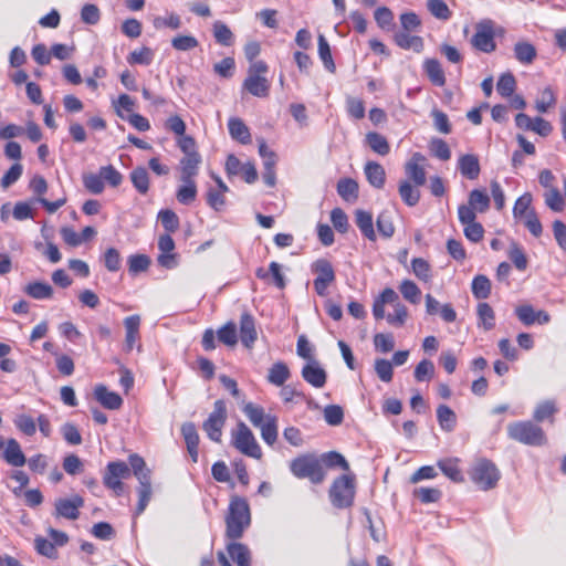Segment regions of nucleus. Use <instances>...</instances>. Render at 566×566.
<instances>
[{"label": "nucleus", "mask_w": 566, "mask_h": 566, "mask_svg": "<svg viewBox=\"0 0 566 566\" xmlns=\"http://www.w3.org/2000/svg\"><path fill=\"white\" fill-rule=\"evenodd\" d=\"M154 60V52L148 46H143L138 50H134L127 56V62L130 65L139 64V65H149Z\"/></svg>", "instance_id": "a18cd8bd"}, {"label": "nucleus", "mask_w": 566, "mask_h": 566, "mask_svg": "<svg viewBox=\"0 0 566 566\" xmlns=\"http://www.w3.org/2000/svg\"><path fill=\"white\" fill-rule=\"evenodd\" d=\"M479 325L485 331H491L495 326V315L493 308L488 303H479L476 307Z\"/></svg>", "instance_id": "4c0bfd02"}, {"label": "nucleus", "mask_w": 566, "mask_h": 566, "mask_svg": "<svg viewBox=\"0 0 566 566\" xmlns=\"http://www.w3.org/2000/svg\"><path fill=\"white\" fill-rule=\"evenodd\" d=\"M313 271L317 274L316 279L323 282L332 283L335 280V272L329 261L319 259L313 264Z\"/></svg>", "instance_id": "79ce46f5"}, {"label": "nucleus", "mask_w": 566, "mask_h": 566, "mask_svg": "<svg viewBox=\"0 0 566 566\" xmlns=\"http://www.w3.org/2000/svg\"><path fill=\"white\" fill-rule=\"evenodd\" d=\"M365 176L368 182L376 189H381L386 182V171L384 167L376 161H368L364 167Z\"/></svg>", "instance_id": "412c9836"}, {"label": "nucleus", "mask_w": 566, "mask_h": 566, "mask_svg": "<svg viewBox=\"0 0 566 566\" xmlns=\"http://www.w3.org/2000/svg\"><path fill=\"white\" fill-rule=\"evenodd\" d=\"M258 338L255 322L251 314L243 313L240 317V339L247 348H252Z\"/></svg>", "instance_id": "2eb2a0df"}, {"label": "nucleus", "mask_w": 566, "mask_h": 566, "mask_svg": "<svg viewBox=\"0 0 566 566\" xmlns=\"http://www.w3.org/2000/svg\"><path fill=\"white\" fill-rule=\"evenodd\" d=\"M83 185L87 191L94 195L102 193L105 187L101 172L83 175Z\"/></svg>", "instance_id": "052dcab7"}, {"label": "nucleus", "mask_w": 566, "mask_h": 566, "mask_svg": "<svg viewBox=\"0 0 566 566\" xmlns=\"http://www.w3.org/2000/svg\"><path fill=\"white\" fill-rule=\"evenodd\" d=\"M201 163V156L199 153H192L184 155L180 159V181H188L195 179L199 171V165Z\"/></svg>", "instance_id": "dca6fc26"}, {"label": "nucleus", "mask_w": 566, "mask_h": 566, "mask_svg": "<svg viewBox=\"0 0 566 566\" xmlns=\"http://www.w3.org/2000/svg\"><path fill=\"white\" fill-rule=\"evenodd\" d=\"M471 43L476 50L484 53H491L496 49L493 22L491 20H484L476 24Z\"/></svg>", "instance_id": "6e6552de"}, {"label": "nucleus", "mask_w": 566, "mask_h": 566, "mask_svg": "<svg viewBox=\"0 0 566 566\" xmlns=\"http://www.w3.org/2000/svg\"><path fill=\"white\" fill-rule=\"evenodd\" d=\"M415 378L417 381L430 380L434 375V365L431 360L422 359L415 368Z\"/></svg>", "instance_id": "0e129e2a"}, {"label": "nucleus", "mask_w": 566, "mask_h": 566, "mask_svg": "<svg viewBox=\"0 0 566 566\" xmlns=\"http://www.w3.org/2000/svg\"><path fill=\"white\" fill-rule=\"evenodd\" d=\"M130 180L139 193L145 195L149 190V175L146 168L136 167L133 169Z\"/></svg>", "instance_id": "ea45409f"}, {"label": "nucleus", "mask_w": 566, "mask_h": 566, "mask_svg": "<svg viewBox=\"0 0 566 566\" xmlns=\"http://www.w3.org/2000/svg\"><path fill=\"white\" fill-rule=\"evenodd\" d=\"M509 258L514 263L517 270L524 271L527 268V259L523 249L516 243L512 242L509 250Z\"/></svg>", "instance_id": "680f3d73"}, {"label": "nucleus", "mask_w": 566, "mask_h": 566, "mask_svg": "<svg viewBox=\"0 0 566 566\" xmlns=\"http://www.w3.org/2000/svg\"><path fill=\"white\" fill-rule=\"evenodd\" d=\"M510 439L531 447H543L547 437L542 427L532 420L514 421L506 427Z\"/></svg>", "instance_id": "f257e3e1"}, {"label": "nucleus", "mask_w": 566, "mask_h": 566, "mask_svg": "<svg viewBox=\"0 0 566 566\" xmlns=\"http://www.w3.org/2000/svg\"><path fill=\"white\" fill-rule=\"evenodd\" d=\"M514 54L518 62L530 64L536 57V49L533 44L521 41L514 45Z\"/></svg>", "instance_id": "58836bf2"}, {"label": "nucleus", "mask_w": 566, "mask_h": 566, "mask_svg": "<svg viewBox=\"0 0 566 566\" xmlns=\"http://www.w3.org/2000/svg\"><path fill=\"white\" fill-rule=\"evenodd\" d=\"M423 70L428 75L429 80L437 86H443L446 84L444 72L441 64L436 59H427L423 62Z\"/></svg>", "instance_id": "c756f323"}, {"label": "nucleus", "mask_w": 566, "mask_h": 566, "mask_svg": "<svg viewBox=\"0 0 566 566\" xmlns=\"http://www.w3.org/2000/svg\"><path fill=\"white\" fill-rule=\"evenodd\" d=\"M491 281L483 274L476 275L471 285L472 294L478 300L488 298L491 294Z\"/></svg>", "instance_id": "c9c22d12"}, {"label": "nucleus", "mask_w": 566, "mask_h": 566, "mask_svg": "<svg viewBox=\"0 0 566 566\" xmlns=\"http://www.w3.org/2000/svg\"><path fill=\"white\" fill-rule=\"evenodd\" d=\"M544 200H545V205L552 211H555V212H562L566 207L565 200H564L560 191L558 190V188L546 190L544 192Z\"/></svg>", "instance_id": "8fccbe9b"}, {"label": "nucleus", "mask_w": 566, "mask_h": 566, "mask_svg": "<svg viewBox=\"0 0 566 566\" xmlns=\"http://www.w3.org/2000/svg\"><path fill=\"white\" fill-rule=\"evenodd\" d=\"M243 88L256 97H266L270 93V83L264 76H247Z\"/></svg>", "instance_id": "4be33fe9"}, {"label": "nucleus", "mask_w": 566, "mask_h": 566, "mask_svg": "<svg viewBox=\"0 0 566 566\" xmlns=\"http://www.w3.org/2000/svg\"><path fill=\"white\" fill-rule=\"evenodd\" d=\"M181 433L185 439L189 455L192 460H197L199 455V436L196 426L192 422L184 423L181 427Z\"/></svg>", "instance_id": "5701e85b"}, {"label": "nucleus", "mask_w": 566, "mask_h": 566, "mask_svg": "<svg viewBox=\"0 0 566 566\" xmlns=\"http://www.w3.org/2000/svg\"><path fill=\"white\" fill-rule=\"evenodd\" d=\"M476 212H485L490 207V198L485 191L473 189L469 195L468 202Z\"/></svg>", "instance_id": "c03bdc74"}, {"label": "nucleus", "mask_w": 566, "mask_h": 566, "mask_svg": "<svg viewBox=\"0 0 566 566\" xmlns=\"http://www.w3.org/2000/svg\"><path fill=\"white\" fill-rule=\"evenodd\" d=\"M532 201L533 197L530 192H525L518 197L513 208V217L515 219H522L528 214V211H534L532 208Z\"/></svg>", "instance_id": "864d4df0"}, {"label": "nucleus", "mask_w": 566, "mask_h": 566, "mask_svg": "<svg viewBox=\"0 0 566 566\" xmlns=\"http://www.w3.org/2000/svg\"><path fill=\"white\" fill-rule=\"evenodd\" d=\"M243 412L255 428L268 421V417L274 416L271 413H265L263 407L252 402H249L243 407Z\"/></svg>", "instance_id": "2f4dec72"}, {"label": "nucleus", "mask_w": 566, "mask_h": 566, "mask_svg": "<svg viewBox=\"0 0 566 566\" xmlns=\"http://www.w3.org/2000/svg\"><path fill=\"white\" fill-rule=\"evenodd\" d=\"M261 431V437L268 444L272 446L277 439V417H268V421L258 427Z\"/></svg>", "instance_id": "37998d69"}, {"label": "nucleus", "mask_w": 566, "mask_h": 566, "mask_svg": "<svg viewBox=\"0 0 566 566\" xmlns=\"http://www.w3.org/2000/svg\"><path fill=\"white\" fill-rule=\"evenodd\" d=\"M324 419L329 426H338L344 420L343 408L338 405H328L324 408Z\"/></svg>", "instance_id": "774afa93"}, {"label": "nucleus", "mask_w": 566, "mask_h": 566, "mask_svg": "<svg viewBox=\"0 0 566 566\" xmlns=\"http://www.w3.org/2000/svg\"><path fill=\"white\" fill-rule=\"evenodd\" d=\"M150 259L145 254H133L128 258V270L132 274H138L148 269Z\"/></svg>", "instance_id": "69168bd1"}, {"label": "nucleus", "mask_w": 566, "mask_h": 566, "mask_svg": "<svg viewBox=\"0 0 566 566\" xmlns=\"http://www.w3.org/2000/svg\"><path fill=\"white\" fill-rule=\"evenodd\" d=\"M515 86V77L511 73H506L499 78L496 90L503 97H509L514 93Z\"/></svg>", "instance_id": "e2e57ef3"}, {"label": "nucleus", "mask_w": 566, "mask_h": 566, "mask_svg": "<svg viewBox=\"0 0 566 566\" xmlns=\"http://www.w3.org/2000/svg\"><path fill=\"white\" fill-rule=\"evenodd\" d=\"M366 143L373 151L380 156H386L390 151V146L385 136L379 133L370 132L366 135Z\"/></svg>", "instance_id": "72a5a7b5"}, {"label": "nucleus", "mask_w": 566, "mask_h": 566, "mask_svg": "<svg viewBox=\"0 0 566 566\" xmlns=\"http://www.w3.org/2000/svg\"><path fill=\"white\" fill-rule=\"evenodd\" d=\"M458 168L470 180L476 179L481 171L479 158L472 154L462 155L458 160Z\"/></svg>", "instance_id": "aec40b11"}, {"label": "nucleus", "mask_w": 566, "mask_h": 566, "mask_svg": "<svg viewBox=\"0 0 566 566\" xmlns=\"http://www.w3.org/2000/svg\"><path fill=\"white\" fill-rule=\"evenodd\" d=\"M227 420V406L221 399L214 401L213 410L208 419L203 422L202 429L208 438L214 442H219L222 436V429Z\"/></svg>", "instance_id": "0eeeda50"}, {"label": "nucleus", "mask_w": 566, "mask_h": 566, "mask_svg": "<svg viewBox=\"0 0 566 566\" xmlns=\"http://www.w3.org/2000/svg\"><path fill=\"white\" fill-rule=\"evenodd\" d=\"M230 136L240 142L241 144H249L251 142V134L249 127L244 122L238 117H232L228 122Z\"/></svg>", "instance_id": "a878e982"}, {"label": "nucleus", "mask_w": 566, "mask_h": 566, "mask_svg": "<svg viewBox=\"0 0 566 566\" xmlns=\"http://www.w3.org/2000/svg\"><path fill=\"white\" fill-rule=\"evenodd\" d=\"M158 220L169 233L176 232L179 228V218L172 210H160L158 213Z\"/></svg>", "instance_id": "bf43d9fd"}, {"label": "nucleus", "mask_w": 566, "mask_h": 566, "mask_svg": "<svg viewBox=\"0 0 566 566\" xmlns=\"http://www.w3.org/2000/svg\"><path fill=\"white\" fill-rule=\"evenodd\" d=\"M302 378L312 387L321 389L326 385L327 373L316 359H310L302 370Z\"/></svg>", "instance_id": "f8f14e48"}, {"label": "nucleus", "mask_w": 566, "mask_h": 566, "mask_svg": "<svg viewBox=\"0 0 566 566\" xmlns=\"http://www.w3.org/2000/svg\"><path fill=\"white\" fill-rule=\"evenodd\" d=\"M217 335L218 339L227 346L233 347L238 343L237 326L233 322L224 324L218 329Z\"/></svg>", "instance_id": "de8ad7c7"}, {"label": "nucleus", "mask_w": 566, "mask_h": 566, "mask_svg": "<svg viewBox=\"0 0 566 566\" xmlns=\"http://www.w3.org/2000/svg\"><path fill=\"white\" fill-rule=\"evenodd\" d=\"M356 493V476L348 472L337 478L329 489V500L336 509H347L354 503Z\"/></svg>", "instance_id": "7ed1b4c3"}, {"label": "nucleus", "mask_w": 566, "mask_h": 566, "mask_svg": "<svg viewBox=\"0 0 566 566\" xmlns=\"http://www.w3.org/2000/svg\"><path fill=\"white\" fill-rule=\"evenodd\" d=\"M199 41L193 35L178 34L171 39V46L180 52H187L196 49Z\"/></svg>", "instance_id": "603ef678"}, {"label": "nucleus", "mask_w": 566, "mask_h": 566, "mask_svg": "<svg viewBox=\"0 0 566 566\" xmlns=\"http://www.w3.org/2000/svg\"><path fill=\"white\" fill-rule=\"evenodd\" d=\"M375 371L379 379L384 382H389L392 379L394 376V369L391 361L384 359V358H377L375 360Z\"/></svg>", "instance_id": "338daca9"}, {"label": "nucleus", "mask_w": 566, "mask_h": 566, "mask_svg": "<svg viewBox=\"0 0 566 566\" xmlns=\"http://www.w3.org/2000/svg\"><path fill=\"white\" fill-rule=\"evenodd\" d=\"M469 474L472 482L483 491L495 488L501 478V472L494 462H474Z\"/></svg>", "instance_id": "39448f33"}, {"label": "nucleus", "mask_w": 566, "mask_h": 566, "mask_svg": "<svg viewBox=\"0 0 566 566\" xmlns=\"http://www.w3.org/2000/svg\"><path fill=\"white\" fill-rule=\"evenodd\" d=\"M355 222L364 237L370 241H376L373 214L370 212L365 210H357L355 212Z\"/></svg>", "instance_id": "393cba45"}, {"label": "nucleus", "mask_w": 566, "mask_h": 566, "mask_svg": "<svg viewBox=\"0 0 566 566\" xmlns=\"http://www.w3.org/2000/svg\"><path fill=\"white\" fill-rule=\"evenodd\" d=\"M83 505L84 500L80 495H73L70 499H57L55 501V515L67 520H76L80 516V509Z\"/></svg>", "instance_id": "ddd939ff"}, {"label": "nucleus", "mask_w": 566, "mask_h": 566, "mask_svg": "<svg viewBox=\"0 0 566 566\" xmlns=\"http://www.w3.org/2000/svg\"><path fill=\"white\" fill-rule=\"evenodd\" d=\"M213 36L216 41L223 46H230L234 42V35L232 31L222 21H216L213 23Z\"/></svg>", "instance_id": "a19ab883"}, {"label": "nucleus", "mask_w": 566, "mask_h": 566, "mask_svg": "<svg viewBox=\"0 0 566 566\" xmlns=\"http://www.w3.org/2000/svg\"><path fill=\"white\" fill-rule=\"evenodd\" d=\"M182 185L178 188L176 197L182 205H190L197 197V185L195 179L181 181Z\"/></svg>", "instance_id": "e433bc0d"}, {"label": "nucleus", "mask_w": 566, "mask_h": 566, "mask_svg": "<svg viewBox=\"0 0 566 566\" xmlns=\"http://www.w3.org/2000/svg\"><path fill=\"white\" fill-rule=\"evenodd\" d=\"M181 24L182 22L180 17L175 12H170L166 17L157 15L153 19V25L156 30H160L164 28L177 30L181 27Z\"/></svg>", "instance_id": "3c124183"}, {"label": "nucleus", "mask_w": 566, "mask_h": 566, "mask_svg": "<svg viewBox=\"0 0 566 566\" xmlns=\"http://www.w3.org/2000/svg\"><path fill=\"white\" fill-rule=\"evenodd\" d=\"M396 44L403 50H413L417 53L423 50V40L421 36L411 35L410 32H397L395 34Z\"/></svg>", "instance_id": "cd10ccee"}, {"label": "nucleus", "mask_w": 566, "mask_h": 566, "mask_svg": "<svg viewBox=\"0 0 566 566\" xmlns=\"http://www.w3.org/2000/svg\"><path fill=\"white\" fill-rule=\"evenodd\" d=\"M130 476V468L126 462H108L104 474V484L116 495L122 494L124 488L122 480Z\"/></svg>", "instance_id": "1a4fd4ad"}, {"label": "nucleus", "mask_w": 566, "mask_h": 566, "mask_svg": "<svg viewBox=\"0 0 566 566\" xmlns=\"http://www.w3.org/2000/svg\"><path fill=\"white\" fill-rule=\"evenodd\" d=\"M318 55L325 69L334 73L336 66L332 57L329 44L323 34L318 35Z\"/></svg>", "instance_id": "49530a36"}, {"label": "nucleus", "mask_w": 566, "mask_h": 566, "mask_svg": "<svg viewBox=\"0 0 566 566\" xmlns=\"http://www.w3.org/2000/svg\"><path fill=\"white\" fill-rule=\"evenodd\" d=\"M227 552L230 558L238 566H250L251 565V553L248 546L242 543L232 542L228 544Z\"/></svg>", "instance_id": "b1692460"}, {"label": "nucleus", "mask_w": 566, "mask_h": 566, "mask_svg": "<svg viewBox=\"0 0 566 566\" xmlns=\"http://www.w3.org/2000/svg\"><path fill=\"white\" fill-rule=\"evenodd\" d=\"M427 158L421 153H413L410 159L405 164L407 180L416 186H423L427 181L426 171Z\"/></svg>", "instance_id": "9b49d317"}, {"label": "nucleus", "mask_w": 566, "mask_h": 566, "mask_svg": "<svg viewBox=\"0 0 566 566\" xmlns=\"http://www.w3.org/2000/svg\"><path fill=\"white\" fill-rule=\"evenodd\" d=\"M337 193L347 202L358 198V184L352 178H343L337 182Z\"/></svg>", "instance_id": "7c9ffc66"}, {"label": "nucleus", "mask_w": 566, "mask_h": 566, "mask_svg": "<svg viewBox=\"0 0 566 566\" xmlns=\"http://www.w3.org/2000/svg\"><path fill=\"white\" fill-rule=\"evenodd\" d=\"M96 400L105 408L111 410L119 409L123 405L122 397L114 391H109L104 385H97L94 389Z\"/></svg>", "instance_id": "6ab92c4d"}, {"label": "nucleus", "mask_w": 566, "mask_h": 566, "mask_svg": "<svg viewBox=\"0 0 566 566\" xmlns=\"http://www.w3.org/2000/svg\"><path fill=\"white\" fill-rule=\"evenodd\" d=\"M399 291L403 298L412 304H418L421 297V291L417 284L410 280H405L399 286Z\"/></svg>", "instance_id": "5fc2aeb1"}, {"label": "nucleus", "mask_w": 566, "mask_h": 566, "mask_svg": "<svg viewBox=\"0 0 566 566\" xmlns=\"http://www.w3.org/2000/svg\"><path fill=\"white\" fill-rule=\"evenodd\" d=\"M291 377L287 365L283 361L274 363L269 369L268 381L274 386L281 387Z\"/></svg>", "instance_id": "c85d7f7f"}, {"label": "nucleus", "mask_w": 566, "mask_h": 566, "mask_svg": "<svg viewBox=\"0 0 566 566\" xmlns=\"http://www.w3.org/2000/svg\"><path fill=\"white\" fill-rule=\"evenodd\" d=\"M412 494L423 504L436 503L442 497V492L437 488H417Z\"/></svg>", "instance_id": "09e8293b"}, {"label": "nucleus", "mask_w": 566, "mask_h": 566, "mask_svg": "<svg viewBox=\"0 0 566 566\" xmlns=\"http://www.w3.org/2000/svg\"><path fill=\"white\" fill-rule=\"evenodd\" d=\"M420 186H416L409 180H401L399 182L398 192L401 200L409 207H415L420 200Z\"/></svg>", "instance_id": "bb28decb"}, {"label": "nucleus", "mask_w": 566, "mask_h": 566, "mask_svg": "<svg viewBox=\"0 0 566 566\" xmlns=\"http://www.w3.org/2000/svg\"><path fill=\"white\" fill-rule=\"evenodd\" d=\"M158 248L161 254L158 256V263L167 269H171L176 265L175 255L171 253L175 249V242L170 234H164L159 237Z\"/></svg>", "instance_id": "a211bd4d"}, {"label": "nucleus", "mask_w": 566, "mask_h": 566, "mask_svg": "<svg viewBox=\"0 0 566 566\" xmlns=\"http://www.w3.org/2000/svg\"><path fill=\"white\" fill-rule=\"evenodd\" d=\"M133 464L134 475L139 482L138 503L136 506V515L142 514L147 507L153 490H151V470L147 468L146 462H130Z\"/></svg>", "instance_id": "423d86ee"}, {"label": "nucleus", "mask_w": 566, "mask_h": 566, "mask_svg": "<svg viewBox=\"0 0 566 566\" xmlns=\"http://www.w3.org/2000/svg\"><path fill=\"white\" fill-rule=\"evenodd\" d=\"M140 322H142L140 316L137 314L130 315V316H127L126 318H124V327H125L124 349L126 352L133 350L134 347H137V349L139 352L142 350V345L137 344L140 338V334H139Z\"/></svg>", "instance_id": "4468645a"}, {"label": "nucleus", "mask_w": 566, "mask_h": 566, "mask_svg": "<svg viewBox=\"0 0 566 566\" xmlns=\"http://www.w3.org/2000/svg\"><path fill=\"white\" fill-rule=\"evenodd\" d=\"M24 292L34 300H46L53 295V289L50 284L43 282H32L24 287Z\"/></svg>", "instance_id": "f704fd0d"}, {"label": "nucleus", "mask_w": 566, "mask_h": 566, "mask_svg": "<svg viewBox=\"0 0 566 566\" xmlns=\"http://www.w3.org/2000/svg\"><path fill=\"white\" fill-rule=\"evenodd\" d=\"M437 419L442 430L452 431L457 424V416L454 411L447 405H440L437 408Z\"/></svg>", "instance_id": "473e14b6"}, {"label": "nucleus", "mask_w": 566, "mask_h": 566, "mask_svg": "<svg viewBox=\"0 0 566 566\" xmlns=\"http://www.w3.org/2000/svg\"><path fill=\"white\" fill-rule=\"evenodd\" d=\"M232 444L243 455L259 459L261 457V448L250 428L244 423H238L232 430Z\"/></svg>", "instance_id": "20e7f679"}, {"label": "nucleus", "mask_w": 566, "mask_h": 566, "mask_svg": "<svg viewBox=\"0 0 566 566\" xmlns=\"http://www.w3.org/2000/svg\"><path fill=\"white\" fill-rule=\"evenodd\" d=\"M291 471L298 479H307L313 484L324 481L326 472L322 462H291Z\"/></svg>", "instance_id": "9d476101"}, {"label": "nucleus", "mask_w": 566, "mask_h": 566, "mask_svg": "<svg viewBox=\"0 0 566 566\" xmlns=\"http://www.w3.org/2000/svg\"><path fill=\"white\" fill-rule=\"evenodd\" d=\"M518 319L526 326L538 322L539 324H546L549 322V315L544 311L535 312L531 305H521L515 310Z\"/></svg>", "instance_id": "f3484780"}, {"label": "nucleus", "mask_w": 566, "mask_h": 566, "mask_svg": "<svg viewBox=\"0 0 566 566\" xmlns=\"http://www.w3.org/2000/svg\"><path fill=\"white\" fill-rule=\"evenodd\" d=\"M250 507L245 499L235 496L229 504V512L226 517L227 536L238 539L242 536L244 528L250 525Z\"/></svg>", "instance_id": "f03ea898"}, {"label": "nucleus", "mask_w": 566, "mask_h": 566, "mask_svg": "<svg viewBox=\"0 0 566 566\" xmlns=\"http://www.w3.org/2000/svg\"><path fill=\"white\" fill-rule=\"evenodd\" d=\"M555 412V403L551 400H546L536 406L533 413V419L535 422H543L544 420L552 419Z\"/></svg>", "instance_id": "13d9d810"}, {"label": "nucleus", "mask_w": 566, "mask_h": 566, "mask_svg": "<svg viewBox=\"0 0 566 566\" xmlns=\"http://www.w3.org/2000/svg\"><path fill=\"white\" fill-rule=\"evenodd\" d=\"M556 103V97L551 87H545L539 92V95L535 102V108L539 113H546L548 108L554 106Z\"/></svg>", "instance_id": "6e6d98bb"}, {"label": "nucleus", "mask_w": 566, "mask_h": 566, "mask_svg": "<svg viewBox=\"0 0 566 566\" xmlns=\"http://www.w3.org/2000/svg\"><path fill=\"white\" fill-rule=\"evenodd\" d=\"M377 229L379 233L388 239L391 238L395 233V227L392 223V217L389 211H382L377 217Z\"/></svg>", "instance_id": "4d7b16f0"}]
</instances>
